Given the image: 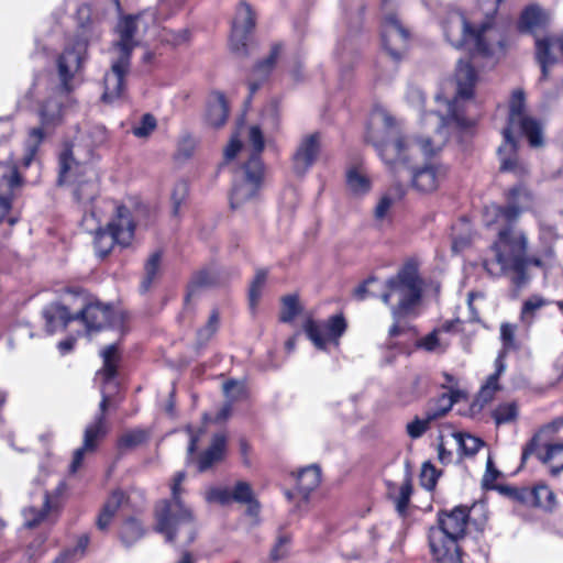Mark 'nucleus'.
<instances>
[{
  "instance_id": "obj_1",
  "label": "nucleus",
  "mask_w": 563,
  "mask_h": 563,
  "mask_svg": "<svg viewBox=\"0 0 563 563\" xmlns=\"http://www.w3.org/2000/svg\"><path fill=\"white\" fill-rule=\"evenodd\" d=\"M423 280L415 262H407L396 275L385 282V290L380 300L390 308L393 324L388 330L389 338H396L411 328L406 320L417 316V308L422 300Z\"/></svg>"
},
{
  "instance_id": "obj_2",
  "label": "nucleus",
  "mask_w": 563,
  "mask_h": 563,
  "mask_svg": "<svg viewBox=\"0 0 563 563\" xmlns=\"http://www.w3.org/2000/svg\"><path fill=\"white\" fill-rule=\"evenodd\" d=\"M147 29L142 14L122 16L115 26L119 36L113 46L118 49V57L112 60L111 69L103 77L104 90L102 100L113 102L123 96L125 76L130 70L133 49L141 43V31Z\"/></svg>"
},
{
  "instance_id": "obj_3",
  "label": "nucleus",
  "mask_w": 563,
  "mask_h": 563,
  "mask_svg": "<svg viewBox=\"0 0 563 563\" xmlns=\"http://www.w3.org/2000/svg\"><path fill=\"white\" fill-rule=\"evenodd\" d=\"M186 473L179 471L175 474L172 484L170 499L159 501L155 508V531L165 537L166 542H181L185 545L195 541L197 522L195 515L180 497L181 483Z\"/></svg>"
},
{
  "instance_id": "obj_4",
  "label": "nucleus",
  "mask_w": 563,
  "mask_h": 563,
  "mask_svg": "<svg viewBox=\"0 0 563 563\" xmlns=\"http://www.w3.org/2000/svg\"><path fill=\"white\" fill-rule=\"evenodd\" d=\"M468 519L470 509L465 506L438 512V525L431 527L428 533L430 552L435 563H462L460 542L466 536Z\"/></svg>"
},
{
  "instance_id": "obj_5",
  "label": "nucleus",
  "mask_w": 563,
  "mask_h": 563,
  "mask_svg": "<svg viewBox=\"0 0 563 563\" xmlns=\"http://www.w3.org/2000/svg\"><path fill=\"white\" fill-rule=\"evenodd\" d=\"M74 143H65L58 155L57 186L71 187L73 199L86 208L100 192L98 170L89 163L80 161Z\"/></svg>"
},
{
  "instance_id": "obj_6",
  "label": "nucleus",
  "mask_w": 563,
  "mask_h": 563,
  "mask_svg": "<svg viewBox=\"0 0 563 563\" xmlns=\"http://www.w3.org/2000/svg\"><path fill=\"white\" fill-rule=\"evenodd\" d=\"M527 249L528 239L526 234L522 231L514 230L511 227L501 228L498 232V240L492 245L500 274L512 272L511 282L517 288H521L528 283L527 267L529 265L543 267L540 257L527 255Z\"/></svg>"
},
{
  "instance_id": "obj_7",
  "label": "nucleus",
  "mask_w": 563,
  "mask_h": 563,
  "mask_svg": "<svg viewBox=\"0 0 563 563\" xmlns=\"http://www.w3.org/2000/svg\"><path fill=\"white\" fill-rule=\"evenodd\" d=\"M79 23L71 42L57 57V73L60 81V90L69 93L73 89L71 80L86 60L90 40L95 34L93 23L87 8L78 10Z\"/></svg>"
},
{
  "instance_id": "obj_8",
  "label": "nucleus",
  "mask_w": 563,
  "mask_h": 563,
  "mask_svg": "<svg viewBox=\"0 0 563 563\" xmlns=\"http://www.w3.org/2000/svg\"><path fill=\"white\" fill-rule=\"evenodd\" d=\"M476 71L468 60L459 59L455 79L457 85L456 96L448 102V113L445 115L438 111H430L424 114V119L434 118L437 120L435 131L438 134L446 137L445 128L455 124L459 129L465 130L473 125V121L463 117L457 110V98L468 99L473 95V88L476 81Z\"/></svg>"
},
{
  "instance_id": "obj_9",
  "label": "nucleus",
  "mask_w": 563,
  "mask_h": 563,
  "mask_svg": "<svg viewBox=\"0 0 563 563\" xmlns=\"http://www.w3.org/2000/svg\"><path fill=\"white\" fill-rule=\"evenodd\" d=\"M383 131L380 133L368 130L365 140L371 143L383 162L390 166L409 163L407 151L409 150L401 129L396 119L388 112H382Z\"/></svg>"
},
{
  "instance_id": "obj_10",
  "label": "nucleus",
  "mask_w": 563,
  "mask_h": 563,
  "mask_svg": "<svg viewBox=\"0 0 563 563\" xmlns=\"http://www.w3.org/2000/svg\"><path fill=\"white\" fill-rule=\"evenodd\" d=\"M134 232L135 222L131 210L124 205H118L107 227L96 231L93 245L97 256L107 257L115 244L129 246L134 238Z\"/></svg>"
},
{
  "instance_id": "obj_11",
  "label": "nucleus",
  "mask_w": 563,
  "mask_h": 563,
  "mask_svg": "<svg viewBox=\"0 0 563 563\" xmlns=\"http://www.w3.org/2000/svg\"><path fill=\"white\" fill-rule=\"evenodd\" d=\"M100 356L102 357L103 365L97 372V375L101 376L102 379V387L100 389L101 401L99 404V410L96 413L93 421L88 424L86 429L92 430L93 432L106 437L108 432L106 412L110 402V394L107 391V389H117L114 379L118 376V364L120 361L118 344L113 343L107 345L100 352Z\"/></svg>"
},
{
  "instance_id": "obj_12",
  "label": "nucleus",
  "mask_w": 563,
  "mask_h": 563,
  "mask_svg": "<svg viewBox=\"0 0 563 563\" xmlns=\"http://www.w3.org/2000/svg\"><path fill=\"white\" fill-rule=\"evenodd\" d=\"M263 174L261 156L251 155L250 159L235 173L230 196L231 208L236 209L257 195Z\"/></svg>"
},
{
  "instance_id": "obj_13",
  "label": "nucleus",
  "mask_w": 563,
  "mask_h": 563,
  "mask_svg": "<svg viewBox=\"0 0 563 563\" xmlns=\"http://www.w3.org/2000/svg\"><path fill=\"white\" fill-rule=\"evenodd\" d=\"M380 36L383 48L394 64V70H396L407 51L410 33L396 14L389 13L382 21Z\"/></svg>"
},
{
  "instance_id": "obj_14",
  "label": "nucleus",
  "mask_w": 563,
  "mask_h": 563,
  "mask_svg": "<svg viewBox=\"0 0 563 563\" xmlns=\"http://www.w3.org/2000/svg\"><path fill=\"white\" fill-rule=\"evenodd\" d=\"M81 321L88 333L100 332L108 328L122 325L123 316L113 309L111 305L101 301H90L75 313V321Z\"/></svg>"
},
{
  "instance_id": "obj_15",
  "label": "nucleus",
  "mask_w": 563,
  "mask_h": 563,
  "mask_svg": "<svg viewBox=\"0 0 563 563\" xmlns=\"http://www.w3.org/2000/svg\"><path fill=\"white\" fill-rule=\"evenodd\" d=\"M347 328L346 320L342 313H338L328 318L321 325L313 319H308L303 324V331L312 344L321 351L327 350V334L328 340L339 345V339L345 333Z\"/></svg>"
},
{
  "instance_id": "obj_16",
  "label": "nucleus",
  "mask_w": 563,
  "mask_h": 563,
  "mask_svg": "<svg viewBox=\"0 0 563 563\" xmlns=\"http://www.w3.org/2000/svg\"><path fill=\"white\" fill-rule=\"evenodd\" d=\"M255 27V13L246 2H241L232 22L230 45L233 53L247 56L249 35Z\"/></svg>"
},
{
  "instance_id": "obj_17",
  "label": "nucleus",
  "mask_w": 563,
  "mask_h": 563,
  "mask_svg": "<svg viewBox=\"0 0 563 563\" xmlns=\"http://www.w3.org/2000/svg\"><path fill=\"white\" fill-rule=\"evenodd\" d=\"M563 34L534 35V59L540 67V81H545L550 75V68L559 62L556 52L561 54Z\"/></svg>"
},
{
  "instance_id": "obj_18",
  "label": "nucleus",
  "mask_w": 563,
  "mask_h": 563,
  "mask_svg": "<svg viewBox=\"0 0 563 563\" xmlns=\"http://www.w3.org/2000/svg\"><path fill=\"white\" fill-rule=\"evenodd\" d=\"M284 51L283 42H275L271 46L269 54L263 59L258 60L251 73V77L249 79V96L246 98V102H250L253 98L254 93L258 90V88L268 79L271 74L273 73L279 56Z\"/></svg>"
},
{
  "instance_id": "obj_19",
  "label": "nucleus",
  "mask_w": 563,
  "mask_h": 563,
  "mask_svg": "<svg viewBox=\"0 0 563 563\" xmlns=\"http://www.w3.org/2000/svg\"><path fill=\"white\" fill-rule=\"evenodd\" d=\"M461 27H462V38L452 43V45L456 48H461L462 46L472 43V56H490L493 51L490 45L486 42L485 34L490 29V24L488 22L483 23L478 29H474L471 23L466 20L464 15H461Z\"/></svg>"
},
{
  "instance_id": "obj_20",
  "label": "nucleus",
  "mask_w": 563,
  "mask_h": 563,
  "mask_svg": "<svg viewBox=\"0 0 563 563\" xmlns=\"http://www.w3.org/2000/svg\"><path fill=\"white\" fill-rule=\"evenodd\" d=\"M320 152V134L318 132L306 135L300 141L294 156V172L305 175L316 162Z\"/></svg>"
},
{
  "instance_id": "obj_21",
  "label": "nucleus",
  "mask_w": 563,
  "mask_h": 563,
  "mask_svg": "<svg viewBox=\"0 0 563 563\" xmlns=\"http://www.w3.org/2000/svg\"><path fill=\"white\" fill-rule=\"evenodd\" d=\"M227 274L214 264L208 265L194 273L188 286L185 300L188 301L198 290L202 288L216 287L224 284Z\"/></svg>"
},
{
  "instance_id": "obj_22",
  "label": "nucleus",
  "mask_w": 563,
  "mask_h": 563,
  "mask_svg": "<svg viewBox=\"0 0 563 563\" xmlns=\"http://www.w3.org/2000/svg\"><path fill=\"white\" fill-rule=\"evenodd\" d=\"M36 114L40 121L38 128H42L46 134L63 122V100L55 96L42 100L37 106Z\"/></svg>"
},
{
  "instance_id": "obj_23",
  "label": "nucleus",
  "mask_w": 563,
  "mask_h": 563,
  "mask_svg": "<svg viewBox=\"0 0 563 563\" xmlns=\"http://www.w3.org/2000/svg\"><path fill=\"white\" fill-rule=\"evenodd\" d=\"M504 143L498 147L497 154L500 161L501 172L522 173L523 168L518 158V144L512 136L510 128L503 130Z\"/></svg>"
},
{
  "instance_id": "obj_24",
  "label": "nucleus",
  "mask_w": 563,
  "mask_h": 563,
  "mask_svg": "<svg viewBox=\"0 0 563 563\" xmlns=\"http://www.w3.org/2000/svg\"><path fill=\"white\" fill-rule=\"evenodd\" d=\"M45 319L46 331L53 334L57 329H66L67 325L75 321V314L70 313L68 308L59 302H52L42 310Z\"/></svg>"
},
{
  "instance_id": "obj_25",
  "label": "nucleus",
  "mask_w": 563,
  "mask_h": 563,
  "mask_svg": "<svg viewBox=\"0 0 563 563\" xmlns=\"http://www.w3.org/2000/svg\"><path fill=\"white\" fill-rule=\"evenodd\" d=\"M529 507L553 512L558 507L556 495L548 484L537 483L529 487Z\"/></svg>"
},
{
  "instance_id": "obj_26",
  "label": "nucleus",
  "mask_w": 563,
  "mask_h": 563,
  "mask_svg": "<svg viewBox=\"0 0 563 563\" xmlns=\"http://www.w3.org/2000/svg\"><path fill=\"white\" fill-rule=\"evenodd\" d=\"M409 176L412 187L421 192H431L439 185V176L433 165H426L421 168H409Z\"/></svg>"
},
{
  "instance_id": "obj_27",
  "label": "nucleus",
  "mask_w": 563,
  "mask_h": 563,
  "mask_svg": "<svg viewBox=\"0 0 563 563\" xmlns=\"http://www.w3.org/2000/svg\"><path fill=\"white\" fill-rule=\"evenodd\" d=\"M227 438L223 433L213 435L210 446L198 459V471L206 472L223 459Z\"/></svg>"
},
{
  "instance_id": "obj_28",
  "label": "nucleus",
  "mask_w": 563,
  "mask_h": 563,
  "mask_svg": "<svg viewBox=\"0 0 563 563\" xmlns=\"http://www.w3.org/2000/svg\"><path fill=\"white\" fill-rule=\"evenodd\" d=\"M228 115L229 107L224 95L216 92L207 107L206 118L208 123L213 128H220L227 122Z\"/></svg>"
},
{
  "instance_id": "obj_29",
  "label": "nucleus",
  "mask_w": 563,
  "mask_h": 563,
  "mask_svg": "<svg viewBox=\"0 0 563 563\" xmlns=\"http://www.w3.org/2000/svg\"><path fill=\"white\" fill-rule=\"evenodd\" d=\"M345 183L349 192L354 197H364L372 189L371 178L356 167L346 170Z\"/></svg>"
},
{
  "instance_id": "obj_30",
  "label": "nucleus",
  "mask_w": 563,
  "mask_h": 563,
  "mask_svg": "<svg viewBox=\"0 0 563 563\" xmlns=\"http://www.w3.org/2000/svg\"><path fill=\"white\" fill-rule=\"evenodd\" d=\"M539 461L549 466L552 476L563 472V443L545 444L544 453L539 454Z\"/></svg>"
},
{
  "instance_id": "obj_31",
  "label": "nucleus",
  "mask_w": 563,
  "mask_h": 563,
  "mask_svg": "<svg viewBox=\"0 0 563 563\" xmlns=\"http://www.w3.org/2000/svg\"><path fill=\"white\" fill-rule=\"evenodd\" d=\"M522 134L528 139L531 147H541L544 144L542 126L539 120L532 117H525L517 120Z\"/></svg>"
},
{
  "instance_id": "obj_32",
  "label": "nucleus",
  "mask_w": 563,
  "mask_h": 563,
  "mask_svg": "<svg viewBox=\"0 0 563 563\" xmlns=\"http://www.w3.org/2000/svg\"><path fill=\"white\" fill-rule=\"evenodd\" d=\"M223 391L229 400L217 412V422L224 421L230 417L233 402L244 394V386L234 379H230L223 384Z\"/></svg>"
},
{
  "instance_id": "obj_33",
  "label": "nucleus",
  "mask_w": 563,
  "mask_h": 563,
  "mask_svg": "<svg viewBox=\"0 0 563 563\" xmlns=\"http://www.w3.org/2000/svg\"><path fill=\"white\" fill-rule=\"evenodd\" d=\"M321 482V470L318 465H309L302 468L297 476V487L300 493L308 496Z\"/></svg>"
},
{
  "instance_id": "obj_34",
  "label": "nucleus",
  "mask_w": 563,
  "mask_h": 563,
  "mask_svg": "<svg viewBox=\"0 0 563 563\" xmlns=\"http://www.w3.org/2000/svg\"><path fill=\"white\" fill-rule=\"evenodd\" d=\"M103 437L93 432L92 430L85 429L82 445L75 450L73 461L70 464V473H76L80 467L86 452H91L97 449L98 440Z\"/></svg>"
},
{
  "instance_id": "obj_35",
  "label": "nucleus",
  "mask_w": 563,
  "mask_h": 563,
  "mask_svg": "<svg viewBox=\"0 0 563 563\" xmlns=\"http://www.w3.org/2000/svg\"><path fill=\"white\" fill-rule=\"evenodd\" d=\"M145 534L141 522L133 517L128 518L120 528V539L124 547L130 548Z\"/></svg>"
},
{
  "instance_id": "obj_36",
  "label": "nucleus",
  "mask_w": 563,
  "mask_h": 563,
  "mask_svg": "<svg viewBox=\"0 0 563 563\" xmlns=\"http://www.w3.org/2000/svg\"><path fill=\"white\" fill-rule=\"evenodd\" d=\"M543 23L542 11L537 5L527 7L518 21V29L522 33L534 34V29L541 26Z\"/></svg>"
},
{
  "instance_id": "obj_37",
  "label": "nucleus",
  "mask_w": 563,
  "mask_h": 563,
  "mask_svg": "<svg viewBox=\"0 0 563 563\" xmlns=\"http://www.w3.org/2000/svg\"><path fill=\"white\" fill-rule=\"evenodd\" d=\"M150 431L143 428H134L124 432L118 440L120 451L132 450L150 440Z\"/></svg>"
},
{
  "instance_id": "obj_38",
  "label": "nucleus",
  "mask_w": 563,
  "mask_h": 563,
  "mask_svg": "<svg viewBox=\"0 0 563 563\" xmlns=\"http://www.w3.org/2000/svg\"><path fill=\"white\" fill-rule=\"evenodd\" d=\"M44 137L45 133L42 131V128H32L30 130L29 137L25 143V154L22 158L23 167L26 168L32 164Z\"/></svg>"
},
{
  "instance_id": "obj_39",
  "label": "nucleus",
  "mask_w": 563,
  "mask_h": 563,
  "mask_svg": "<svg viewBox=\"0 0 563 563\" xmlns=\"http://www.w3.org/2000/svg\"><path fill=\"white\" fill-rule=\"evenodd\" d=\"M358 54V44L354 37H346L335 48V56L342 66H347Z\"/></svg>"
},
{
  "instance_id": "obj_40",
  "label": "nucleus",
  "mask_w": 563,
  "mask_h": 563,
  "mask_svg": "<svg viewBox=\"0 0 563 563\" xmlns=\"http://www.w3.org/2000/svg\"><path fill=\"white\" fill-rule=\"evenodd\" d=\"M49 508H51L49 496L45 492L44 497H43V505H42L41 509H36L35 507H29L23 510V516L25 518V527H27V528L36 527L47 516Z\"/></svg>"
},
{
  "instance_id": "obj_41",
  "label": "nucleus",
  "mask_w": 563,
  "mask_h": 563,
  "mask_svg": "<svg viewBox=\"0 0 563 563\" xmlns=\"http://www.w3.org/2000/svg\"><path fill=\"white\" fill-rule=\"evenodd\" d=\"M496 490L503 496L509 498L512 501H516L522 506L529 507V487L527 486H512L501 484L496 487Z\"/></svg>"
},
{
  "instance_id": "obj_42",
  "label": "nucleus",
  "mask_w": 563,
  "mask_h": 563,
  "mask_svg": "<svg viewBox=\"0 0 563 563\" xmlns=\"http://www.w3.org/2000/svg\"><path fill=\"white\" fill-rule=\"evenodd\" d=\"M454 438L459 444L460 450L466 456H474L479 449L484 445L483 440L470 433L457 432Z\"/></svg>"
},
{
  "instance_id": "obj_43",
  "label": "nucleus",
  "mask_w": 563,
  "mask_h": 563,
  "mask_svg": "<svg viewBox=\"0 0 563 563\" xmlns=\"http://www.w3.org/2000/svg\"><path fill=\"white\" fill-rule=\"evenodd\" d=\"M161 261H162V252H159V251L154 252L146 261L145 267H144L145 277L143 278L142 284H141L142 292H146L150 289L153 280L156 277V274L159 269Z\"/></svg>"
},
{
  "instance_id": "obj_44",
  "label": "nucleus",
  "mask_w": 563,
  "mask_h": 563,
  "mask_svg": "<svg viewBox=\"0 0 563 563\" xmlns=\"http://www.w3.org/2000/svg\"><path fill=\"white\" fill-rule=\"evenodd\" d=\"M507 201L516 202V205L520 207V210L523 211L531 207L533 197L527 187L517 185L509 189L507 194Z\"/></svg>"
},
{
  "instance_id": "obj_45",
  "label": "nucleus",
  "mask_w": 563,
  "mask_h": 563,
  "mask_svg": "<svg viewBox=\"0 0 563 563\" xmlns=\"http://www.w3.org/2000/svg\"><path fill=\"white\" fill-rule=\"evenodd\" d=\"M300 312L299 298L297 295H287L282 299V312L279 320L285 323L291 322Z\"/></svg>"
},
{
  "instance_id": "obj_46",
  "label": "nucleus",
  "mask_w": 563,
  "mask_h": 563,
  "mask_svg": "<svg viewBox=\"0 0 563 563\" xmlns=\"http://www.w3.org/2000/svg\"><path fill=\"white\" fill-rule=\"evenodd\" d=\"M220 323V317L218 310H212L209 316L208 322L205 327L197 331V344L203 346L217 332Z\"/></svg>"
},
{
  "instance_id": "obj_47",
  "label": "nucleus",
  "mask_w": 563,
  "mask_h": 563,
  "mask_svg": "<svg viewBox=\"0 0 563 563\" xmlns=\"http://www.w3.org/2000/svg\"><path fill=\"white\" fill-rule=\"evenodd\" d=\"M525 92L521 89H517L512 92L510 104H509V122L516 123L520 118L527 117L525 111Z\"/></svg>"
},
{
  "instance_id": "obj_48",
  "label": "nucleus",
  "mask_w": 563,
  "mask_h": 563,
  "mask_svg": "<svg viewBox=\"0 0 563 563\" xmlns=\"http://www.w3.org/2000/svg\"><path fill=\"white\" fill-rule=\"evenodd\" d=\"M497 426L509 423L516 420L518 409L515 402L499 405L492 413Z\"/></svg>"
},
{
  "instance_id": "obj_49",
  "label": "nucleus",
  "mask_w": 563,
  "mask_h": 563,
  "mask_svg": "<svg viewBox=\"0 0 563 563\" xmlns=\"http://www.w3.org/2000/svg\"><path fill=\"white\" fill-rule=\"evenodd\" d=\"M412 494V484L409 475H406L404 483L399 489V496L396 498V510L399 516L404 517Z\"/></svg>"
},
{
  "instance_id": "obj_50",
  "label": "nucleus",
  "mask_w": 563,
  "mask_h": 563,
  "mask_svg": "<svg viewBox=\"0 0 563 563\" xmlns=\"http://www.w3.org/2000/svg\"><path fill=\"white\" fill-rule=\"evenodd\" d=\"M439 476L440 472L430 461H427L422 464L420 482L423 488H426L427 490H433L437 485Z\"/></svg>"
},
{
  "instance_id": "obj_51",
  "label": "nucleus",
  "mask_w": 563,
  "mask_h": 563,
  "mask_svg": "<svg viewBox=\"0 0 563 563\" xmlns=\"http://www.w3.org/2000/svg\"><path fill=\"white\" fill-rule=\"evenodd\" d=\"M188 192L189 186L187 181L179 180L175 184L172 192L173 216L177 217L179 214L180 207L187 199Z\"/></svg>"
},
{
  "instance_id": "obj_52",
  "label": "nucleus",
  "mask_w": 563,
  "mask_h": 563,
  "mask_svg": "<svg viewBox=\"0 0 563 563\" xmlns=\"http://www.w3.org/2000/svg\"><path fill=\"white\" fill-rule=\"evenodd\" d=\"M496 216L503 218L507 222V227H511L514 230L515 227L512 223L519 218L521 214L520 207L516 205V202L507 201V205L504 207H495Z\"/></svg>"
},
{
  "instance_id": "obj_53",
  "label": "nucleus",
  "mask_w": 563,
  "mask_h": 563,
  "mask_svg": "<svg viewBox=\"0 0 563 563\" xmlns=\"http://www.w3.org/2000/svg\"><path fill=\"white\" fill-rule=\"evenodd\" d=\"M232 501L239 504L250 503L254 498L252 487L249 483L240 481L231 490Z\"/></svg>"
},
{
  "instance_id": "obj_54",
  "label": "nucleus",
  "mask_w": 563,
  "mask_h": 563,
  "mask_svg": "<svg viewBox=\"0 0 563 563\" xmlns=\"http://www.w3.org/2000/svg\"><path fill=\"white\" fill-rule=\"evenodd\" d=\"M266 277H267L266 271L260 269L256 272V275H255V277L250 286V289H249V299H250V303L252 307L256 305L257 300L261 297V291L266 282Z\"/></svg>"
},
{
  "instance_id": "obj_55",
  "label": "nucleus",
  "mask_w": 563,
  "mask_h": 563,
  "mask_svg": "<svg viewBox=\"0 0 563 563\" xmlns=\"http://www.w3.org/2000/svg\"><path fill=\"white\" fill-rule=\"evenodd\" d=\"M544 453V446L540 443V433H536L523 446L521 453V466L527 460L534 455L539 460V454Z\"/></svg>"
},
{
  "instance_id": "obj_56",
  "label": "nucleus",
  "mask_w": 563,
  "mask_h": 563,
  "mask_svg": "<svg viewBox=\"0 0 563 563\" xmlns=\"http://www.w3.org/2000/svg\"><path fill=\"white\" fill-rule=\"evenodd\" d=\"M501 475V473L495 467L494 462L488 457L486 463V471L482 478V487L487 490H496V487L500 484H495V481Z\"/></svg>"
},
{
  "instance_id": "obj_57",
  "label": "nucleus",
  "mask_w": 563,
  "mask_h": 563,
  "mask_svg": "<svg viewBox=\"0 0 563 563\" xmlns=\"http://www.w3.org/2000/svg\"><path fill=\"white\" fill-rule=\"evenodd\" d=\"M496 393V387H489L483 385L479 389L475 400L471 405L472 411H481L485 405L490 402L494 399Z\"/></svg>"
},
{
  "instance_id": "obj_58",
  "label": "nucleus",
  "mask_w": 563,
  "mask_h": 563,
  "mask_svg": "<svg viewBox=\"0 0 563 563\" xmlns=\"http://www.w3.org/2000/svg\"><path fill=\"white\" fill-rule=\"evenodd\" d=\"M500 340L503 342V349L499 352H505L506 357L510 350L516 349L515 327L509 323L501 324Z\"/></svg>"
},
{
  "instance_id": "obj_59",
  "label": "nucleus",
  "mask_w": 563,
  "mask_h": 563,
  "mask_svg": "<svg viewBox=\"0 0 563 563\" xmlns=\"http://www.w3.org/2000/svg\"><path fill=\"white\" fill-rule=\"evenodd\" d=\"M156 128V119L151 113L142 115L139 125L133 128V134L137 137H146Z\"/></svg>"
},
{
  "instance_id": "obj_60",
  "label": "nucleus",
  "mask_w": 563,
  "mask_h": 563,
  "mask_svg": "<svg viewBox=\"0 0 563 563\" xmlns=\"http://www.w3.org/2000/svg\"><path fill=\"white\" fill-rule=\"evenodd\" d=\"M124 500H125L124 493L120 489L114 490L111 494V496L108 498V500L104 503L101 511L114 517L117 511L119 510V508L124 503Z\"/></svg>"
},
{
  "instance_id": "obj_61",
  "label": "nucleus",
  "mask_w": 563,
  "mask_h": 563,
  "mask_svg": "<svg viewBox=\"0 0 563 563\" xmlns=\"http://www.w3.org/2000/svg\"><path fill=\"white\" fill-rule=\"evenodd\" d=\"M495 372L490 374L486 380L485 386L496 387V391L500 389L498 379L506 369L505 352H499L495 360Z\"/></svg>"
},
{
  "instance_id": "obj_62",
  "label": "nucleus",
  "mask_w": 563,
  "mask_h": 563,
  "mask_svg": "<svg viewBox=\"0 0 563 563\" xmlns=\"http://www.w3.org/2000/svg\"><path fill=\"white\" fill-rule=\"evenodd\" d=\"M207 501L218 503L220 505H228L232 501L231 490L228 488L213 487L207 492Z\"/></svg>"
},
{
  "instance_id": "obj_63",
  "label": "nucleus",
  "mask_w": 563,
  "mask_h": 563,
  "mask_svg": "<svg viewBox=\"0 0 563 563\" xmlns=\"http://www.w3.org/2000/svg\"><path fill=\"white\" fill-rule=\"evenodd\" d=\"M406 100L411 107L422 110L426 96L421 88L410 85L407 88Z\"/></svg>"
},
{
  "instance_id": "obj_64",
  "label": "nucleus",
  "mask_w": 563,
  "mask_h": 563,
  "mask_svg": "<svg viewBox=\"0 0 563 563\" xmlns=\"http://www.w3.org/2000/svg\"><path fill=\"white\" fill-rule=\"evenodd\" d=\"M429 424L426 418L423 420L416 418L407 424L406 430L411 439H419L427 431Z\"/></svg>"
}]
</instances>
